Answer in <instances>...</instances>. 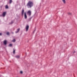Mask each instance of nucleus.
<instances>
[{
  "label": "nucleus",
  "instance_id": "f257e3e1",
  "mask_svg": "<svg viewBox=\"0 0 77 77\" xmlns=\"http://www.w3.org/2000/svg\"><path fill=\"white\" fill-rule=\"evenodd\" d=\"M33 6V2L30 1H29L26 5L28 8H31Z\"/></svg>",
  "mask_w": 77,
  "mask_h": 77
},
{
  "label": "nucleus",
  "instance_id": "f03ea898",
  "mask_svg": "<svg viewBox=\"0 0 77 77\" xmlns=\"http://www.w3.org/2000/svg\"><path fill=\"white\" fill-rule=\"evenodd\" d=\"M29 26L28 25H26V32L28 31V30H29Z\"/></svg>",
  "mask_w": 77,
  "mask_h": 77
},
{
  "label": "nucleus",
  "instance_id": "7ed1b4c3",
  "mask_svg": "<svg viewBox=\"0 0 77 77\" xmlns=\"http://www.w3.org/2000/svg\"><path fill=\"white\" fill-rule=\"evenodd\" d=\"M6 12H3L2 14V17H5L6 15Z\"/></svg>",
  "mask_w": 77,
  "mask_h": 77
},
{
  "label": "nucleus",
  "instance_id": "20e7f679",
  "mask_svg": "<svg viewBox=\"0 0 77 77\" xmlns=\"http://www.w3.org/2000/svg\"><path fill=\"white\" fill-rule=\"evenodd\" d=\"M4 45H6L7 44V41L5 40H4Z\"/></svg>",
  "mask_w": 77,
  "mask_h": 77
},
{
  "label": "nucleus",
  "instance_id": "39448f33",
  "mask_svg": "<svg viewBox=\"0 0 77 77\" xmlns=\"http://www.w3.org/2000/svg\"><path fill=\"white\" fill-rule=\"evenodd\" d=\"M27 13L29 16H30L31 15V11H28L27 12Z\"/></svg>",
  "mask_w": 77,
  "mask_h": 77
},
{
  "label": "nucleus",
  "instance_id": "423d86ee",
  "mask_svg": "<svg viewBox=\"0 0 77 77\" xmlns=\"http://www.w3.org/2000/svg\"><path fill=\"white\" fill-rule=\"evenodd\" d=\"M24 18L25 19H27V15H26V13H25Z\"/></svg>",
  "mask_w": 77,
  "mask_h": 77
},
{
  "label": "nucleus",
  "instance_id": "0eeeda50",
  "mask_svg": "<svg viewBox=\"0 0 77 77\" xmlns=\"http://www.w3.org/2000/svg\"><path fill=\"white\" fill-rule=\"evenodd\" d=\"M24 9H23L22 11V16H23V14H24Z\"/></svg>",
  "mask_w": 77,
  "mask_h": 77
},
{
  "label": "nucleus",
  "instance_id": "6e6552de",
  "mask_svg": "<svg viewBox=\"0 0 77 77\" xmlns=\"http://www.w3.org/2000/svg\"><path fill=\"white\" fill-rule=\"evenodd\" d=\"M19 31H20V29H18L17 30V31H16L15 33H18Z\"/></svg>",
  "mask_w": 77,
  "mask_h": 77
},
{
  "label": "nucleus",
  "instance_id": "1a4fd4ad",
  "mask_svg": "<svg viewBox=\"0 0 77 77\" xmlns=\"http://www.w3.org/2000/svg\"><path fill=\"white\" fill-rule=\"evenodd\" d=\"M20 56L19 55H17L16 56V57L17 58V59H18L20 58Z\"/></svg>",
  "mask_w": 77,
  "mask_h": 77
},
{
  "label": "nucleus",
  "instance_id": "9d476101",
  "mask_svg": "<svg viewBox=\"0 0 77 77\" xmlns=\"http://www.w3.org/2000/svg\"><path fill=\"white\" fill-rule=\"evenodd\" d=\"M63 3L65 4L66 3V1L65 0H62Z\"/></svg>",
  "mask_w": 77,
  "mask_h": 77
},
{
  "label": "nucleus",
  "instance_id": "9b49d317",
  "mask_svg": "<svg viewBox=\"0 0 77 77\" xmlns=\"http://www.w3.org/2000/svg\"><path fill=\"white\" fill-rule=\"evenodd\" d=\"M12 2V0H10L9 1V3L10 4H11Z\"/></svg>",
  "mask_w": 77,
  "mask_h": 77
},
{
  "label": "nucleus",
  "instance_id": "f8f14e48",
  "mask_svg": "<svg viewBox=\"0 0 77 77\" xmlns=\"http://www.w3.org/2000/svg\"><path fill=\"white\" fill-rule=\"evenodd\" d=\"M6 34L7 35H10V34L9 32H7Z\"/></svg>",
  "mask_w": 77,
  "mask_h": 77
},
{
  "label": "nucleus",
  "instance_id": "ddd939ff",
  "mask_svg": "<svg viewBox=\"0 0 77 77\" xmlns=\"http://www.w3.org/2000/svg\"><path fill=\"white\" fill-rule=\"evenodd\" d=\"M5 8L6 9H8V5H6L5 6Z\"/></svg>",
  "mask_w": 77,
  "mask_h": 77
},
{
  "label": "nucleus",
  "instance_id": "4468645a",
  "mask_svg": "<svg viewBox=\"0 0 77 77\" xmlns=\"http://www.w3.org/2000/svg\"><path fill=\"white\" fill-rule=\"evenodd\" d=\"M13 54H15V50L14 49H13Z\"/></svg>",
  "mask_w": 77,
  "mask_h": 77
},
{
  "label": "nucleus",
  "instance_id": "2eb2a0df",
  "mask_svg": "<svg viewBox=\"0 0 77 77\" xmlns=\"http://www.w3.org/2000/svg\"><path fill=\"white\" fill-rule=\"evenodd\" d=\"M15 39H14L13 40H12V42H15Z\"/></svg>",
  "mask_w": 77,
  "mask_h": 77
},
{
  "label": "nucleus",
  "instance_id": "dca6fc26",
  "mask_svg": "<svg viewBox=\"0 0 77 77\" xmlns=\"http://www.w3.org/2000/svg\"><path fill=\"white\" fill-rule=\"evenodd\" d=\"M9 46H10V47H12V44H10L9 45Z\"/></svg>",
  "mask_w": 77,
  "mask_h": 77
},
{
  "label": "nucleus",
  "instance_id": "f3484780",
  "mask_svg": "<svg viewBox=\"0 0 77 77\" xmlns=\"http://www.w3.org/2000/svg\"><path fill=\"white\" fill-rule=\"evenodd\" d=\"M13 23H14V21H11V24H13Z\"/></svg>",
  "mask_w": 77,
  "mask_h": 77
},
{
  "label": "nucleus",
  "instance_id": "a211bd4d",
  "mask_svg": "<svg viewBox=\"0 0 77 77\" xmlns=\"http://www.w3.org/2000/svg\"><path fill=\"white\" fill-rule=\"evenodd\" d=\"M69 15H71V13H68Z\"/></svg>",
  "mask_w": 77,
  "mask_h": 77
},
{
  "label": "nucleus",
  "instance_id": "6ab92c4d",
  "mask_svg": "<svg viewBox=\"0 0 77 77\" xmlns=\"http://www.w3.org/2000/svg\"><path fill=\"white\" fill-rule=\"evenodd\" d=\"M20 73L21 74H22V73H23V72H22V71H21L20 72Z\"/></svg>",
  "mask_w": 77,
  "mask_h": 77
},
{
  "label": "nucleus",
  "instance_id": "aec40b11",
  "mask_svg": "<svg viewBox=\"0 0 77 77\" xmlns=\"http://www.w3.org/2000/svg\"><path fill=\"white\" fill-rule=\"evenodd\" d=\"M2 33H0V36H2Z\"/></svg>",
  "mask_w": 77,
  "mask_h": 77
},
{
  "label": "nucleus",
  "instance_id": "412c9836",
  "mask_svg": "<svg viewBox=\"0 0 77 77\" xmlns=\"http://www.w3.org/2000/svg\"><path fill=\"white\" fill-rule=\"evenodd\" d=\"M75 53V51H73V53Z\"/></svg>",
  "mask_w": 77,
  "mask_h": 77
},
{
  "label": "nucleus",
  "instance_id": "4be33fe9",
  "mask_svg": "<svg viewBox=\"0 0 77 77\" xmlns=\"http://www.w3.org/2000/svg\"><path fill=\"white\" fill-rule=\"evenodd\" d=\"M0 8H2V6H0Z\"/></svg>",
  "mask_w": 77,
  "mask_h": 77
},
{
  "label": "nucleus",
  "instance_id": "5701e85b",
  "mask_svg": "<svg viewBox=\"0 0 77 77\" xmlns=\"http://www.w3.org/2000/svg\"><path fill=\"white\" fill-rule=\"evenodd\" d=\"M35 30L34 31V32H33L34 33L35 32Z\"/></svg>",
  "mask_w": 77,
  "mask_h": 77
},
{
  "label": "nucleus",
  "instance_id": "b1692460",
  "mask_svg": "<svg viewBox=\"0 0 77 77\" xmlns=\"http://www.w3.org/2000/svg\"><path fill=\"white\" fill-rule=\"evenodd\" d=\"M12 33L14 34V32H12Z\"/></svg>",
  "mask_w": 77,
  "mask_h": 77
}]
</instances>
